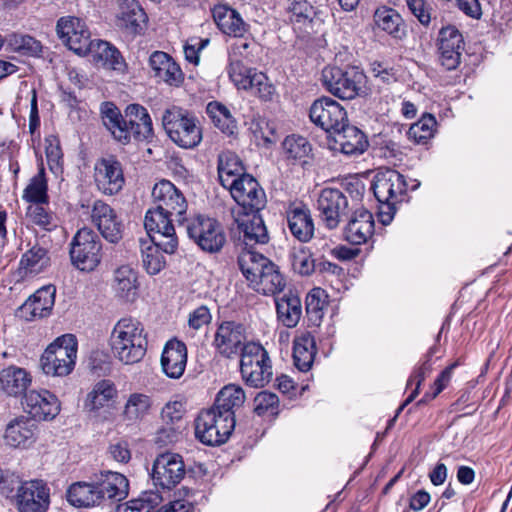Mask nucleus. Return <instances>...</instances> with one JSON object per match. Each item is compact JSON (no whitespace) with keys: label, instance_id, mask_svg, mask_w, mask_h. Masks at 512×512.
Instances as JSON below:
<instances>
[{"label":"nucleus","instance_id":"nucleus-1","mask_svg":"<svg viewBox=\"0 0 512 512\" xmlns=\"http://www.w3.org/2000/svg\"><path fill=\"white\" fill-rule=\"evenodd\" d=\"M114 357L125 365L138 363L146 354L147 335L143 324L132 317L119 319L110 335Z\"/></svg>","mask_w":512,"mask_h":512},{"label":"nucleus","instance_id":"nucleus-2","mask_svg":"<svg viewBox=\"0 0 512 512\" xmlns=\"http://www.w3.org/2000/svg\"><path fill=\"white\" fill-rule=\"evenodd\" d=\"M162 125L171 141L181 148L193 149L202 141V128L198 118L180 107L166 109L162 116Z\"/></svg>","mask_w":512,"mask_h":512},{"label":"nucleus","instance_id":"nucleus-3","mask_svg":"<svg viewBox=\"0 0 512 512\" xmlns=\"http://www.w3.org/2000/svg\"><path fill=\"white\" fill-rule=\"evenodd\" d=\"M77 339L72 334L56 338L40 358L44 374L53 377H65L72 373L77 358Z\"/></svg>","mask_w":512,"mask_h":512},{"label":"nucleus","instance_id":"nucleus-4","mask_svg":"<svg viewBox=\"0 0 512 512\" xmlns=\"http://www.w3.org/2000/svg\"><path fill=\"white\" fill-rule=\"evenodd\" d=\"M240 372L244 382L254 388L268 384L273 376L271 360L262 345L254 342L243 347Z\"/></svg>","mask_w":512,"mask_h":512},{"label":"nucleus","instance_id":"nucleus-5","mask_svg":"<svg viewBox=\"0 0 512 512\" xmlns=\"http://www.w3.org/2000/svg\"><path fill=\"white\" fill-rule=\"evenodd\" d=\"M235 427V419L223 416L217 409L202 410L195 420V436L205 445L225 443Z\"/></svg>","mask_w":512,"mask_h":512},{"label":"nucleus","instance_id":"nucleus-6","mask_svg":"<svg viewBox=\"0 0 512 512\" xmlns=\"http://www.w3.org/2000/svg\"><path fill=\"white\" fill-rule=\"evenodd\" d=\"M186 231L190 239L204 252L218 253L226 243L221 224L203 215L187 220Z\"/></svg>","mask_w":512,"mask_h":512},{"label":"nucleus","instance_id":"nucleus-7","mask_svg":"<svg viewBox=\"0 0 512 512\" xmlns=\"http://www.w3.org/2000/svg\"><path fill=\"white\" fill-rule=\"evenodd\" d=\"M365 75L357 67L342 70L328 67L322 71V80L326 89L334 96L351 100L359 95L365 83Z\"/></svg>","mask_w":512,"mask_h":512},{"label":"nucleus","instance_id":"nucleus-8","mask_svg":"<svg viewBox=\"0 0 512 512\" xmlns=\"http://www.w3.org/2000/svg\"><path fill=\"white\" fill-rule=\"evenodd\" d=\"M175 215L156 207L146 212L144 226L151 241L164 247V252L173 254L178 247V237L173 225Z\"/></svg>","mask_w":512,"mask_h":512},{"label":"nucleus","instance_id":"nucleus-9","mask_svg":"<svg viewBox=\"0 0 512 512\" xmlns=\"http://www.w3.org/2000/svg\"><path fill=\"white\" fill-rule=\"evenodd\" d=\"M101 243L90 228L80 229L73 238L70 249L72 263L82 271L94 270L101 261Z\"/></svg>","mask_w":512,"mask_h":512},{"label":"nucleus","instance_id":"nucleus-10","mask_svg":"<svg viewBox=\"0 0 512 512\" xmlns=\"http://www.w3.org/2000/svg\"><path fill=\"white\" fill-rule=\"evenodd\" d=\"M372 188L377 200L392 210L394 205L403 200L408 184L402 174L387 168L377 172Z\"/></svg>","mask_w":512,"mask_h":512},{"label":"nucleus","instance_id":"nucleus-11","mask_svg":"<svg viewBox=\"0 0 512 512\" xmlns=\"http://www.w3.org/2000/svg\"><path fill=\"white\" fill-rule=\"evenodd\" d=\"M186 468L181 455L166 452L158 455L152 466V480L155 486L170 490L184 478Z\"/></svg>","mask_w":512,"mask_h":512},{"label":"nucleus","instance_id":"nucleus-12","mask_svg":"<svg viewBox=\"0 0 512 512\" xmlns=\"http://www.w3.org/2000/svg\"><path fill=\"white\" fill-rule=\"evenodd\" d=\"M227 189L244 212H259L266 205L264 190L250 174L236 178Z\"/></svg>","mask_w":512,"mask_h":512},{"label":"nucleus","instance_id":"nucleus-13","mask_svg":"<svg viewBox=\"0 0 512 512\" xmlns=\"http://www.w3.org/2000/svg\"><path fill=\"white\" fill-rule=\"evenodd\" d=\"M309 117L314 124L333 134L348 122L344 107L329 97L315 100L310 107Z\"/></svg>","mask_w":512,"mask_h":512},{"label":"nucleus","instance_id":"nucleus-14","mask_svg":"<svg viewBox=\"0 0 512 512\" xmlns=\"http://www.w3.org/2000/svg\"><path fill=\"white\" fill-rule=\"evenodd\" d=\"M348 207V199L339 189L325 188L317 200L320 220L330 230L339 226L348 213Z\"/></svg>","mask_w":512,"mask_h":512},{"label":"nucleus","instance_id":"nucleus-15","mask_svg":"<svg viewBox=\"0 0 512 512\" xmlns=\"http://www.w3.org/2000/svg\"><path fill=\"white\" fill-rule=\"evenodd\" d=\"M56 30L63 43L76 54L85 55L90 52L92 40L82 19L73 16L62 17L57 22Z\"/></svg>","mask_w":512,"mask_h":512},{"label":"nucleus","instance_id":"nucleus-16","mask_svg":"<svg viewBox=\"0 0 512 512\" xmlns=\"http://www.w3.org/2000/svg\"><path fill=\"white\" fill-rule=\"evenodd\" d=\"M152 199L156 208L175 215V220L180 224L184 221L187 201L172 182L162 180L156 183L152 189Z\"/></svg>","mask_w":512,"mask_h":512},{"label":"nucleus","instance_id":"nucleus-17","mask_svg":"<svg viewBox=\"0 0 512 512\" xmlns=\"http://www.w3.org/2000/svg\"><path fill=\"white\" fill-rule=\"evenodd\" d=\"M245 340V328L241 323L223 321L216 329L213 345L219 354L232 358L240 351L243 353Z\"/></svg>","mask_w":512,"mask_h":512},{"label":"nucleus","instance_id":"nucleus-18","mask_svg":"<svg viewBox=\"0 0 512 512\" xmlns=\"http://www.w3.org/2000/svg\"><path fill=\"white\" fill-rule=\"evenodd\" d=\"M94 182L97 189L105 195L119 193L125 183L120 162L113 157L98 160L94 166Z\"/></svg>","mask_w":512,"mask_h":512},{"label":"nucleus","instance_id":"nucleus-19","mask_svg":"<svg viewBox=\"0 0 512 512\" xmlns=\"http://www.w3.org/2000/svg\"><path fill=\"white\" fill-rule=\"evenodd\" d=\"M19 512H46L50 505V490L42 480L21 484L17 491Z\"/></svg>","mask_w":512,"mask_h":512},{"label":"nucleus","instance_id":"nucleus-20","mask_svg":"<svg viewBox=\"0 0 512 512\" xmlns=\"http://www.w3.org/2000/svg\"><path fill=\"white\" fill-rule=\"evenodd\" d=\"M235 223L239 231V239L246 248L256 244H266L269 241L267 228L259 212H239L235 216Z\"/></svg>","mask_w":512,"mask_h":512},{"label":"nucleus","instance_id":"nucleus-21","mask_svg":"<svg viewBox=\"0 0 512 512\" xmlns=\"http://www.w3.org/2000/svg\"><path fill=\"white\" fill-rule=\"evenodd\" d=\"M24 399L25 409L34 420H51L60 412L58 398L48 390H31Z\"/></svg>","mask_w":512,"mask_h":512},{"label":"nucleus","instance_id":"nucleus-22","mask_svg":"<svg viewBox=\"0 0 512 512\" xmlns=\"http://www.w3.org/2000/svg\"><path fill=\"white\" fill-rule=\"evenodd\" d=\"M91 219L101 235L111 243H117L122 238V223L115 211L102 200L93 203Z\"/></svg>","mask_w":512,"mask_h":512},{"label":"nucleus","instance_id":"nucleus-23","mask_svg":"<svg viewBox=\"0 0 512 512\" xmlns=\"http://www.w3.org/2000/svg\"><path fill=\"white\" fill-rule=\"evenodd\" d=\"M38 425L32 418L20 416L11 420L5 430V441L15 448L30 447L37 439Z\"/></svg>","mask_w":512,"mask_h":512},{"label":"nucleus","instance_id":"nucleus-24","mask_svg":"<svg viewBox=\"0 0 512 512\" xmlns=\"http://www.w3.org/2000/svg\"><path fill=\"white\" fill-rule=\"evenodd\" d=\"M56 289L53 285L43 286L31 295L19 308L26 320L48 316L55 303Z\"/></svg>","mask_w":512,"mask_h":512},{"label":"nucleus","instance_id":"nucleus-25","mask_svg":"<svg viewBox=\"0 0 512 512\" xmlns=\"http://www.w3.org/2000/svg\"><path fill=\"white\" fill-rule=\"evenodd\" d=\"M147 16L136 0H120L115 24L124 33L139 34L146 23Z\"/></svg>","mask_w":512,"mask_h":512},{"label":"nucleus","instance_id":"nucleus-26","mask_svg":"<svg viewBox=\"0 0 512 512\" xmlns=\"http://www.w3.org/2000/svg\"><path fill=\"white\" fill-rule=\"evenodd\" d=\"M187 364V347L176 339L169 340L161 355V367L166 376L179 379Z\"/></svg>","mask_w":512,"mask_h":512},{"label":"nucleus","instance_id":"nucleus-27","mask_svg":"<svg viewBox=\"0 0 512 512\" xmlns=\"http://www.w3.org/2000/svg\"><path fill=\"white\" fill-rule=\"evenodd\" d=\"M149 66L155 78L170 86H179L184 80L180 66L166 52L154 51L149 57Z\"/></svg>","mask_w":512,"mask_h":512},{"label":"nucleus","instance_id":"nucleus-28","mask_svg":"<svg viewBox=\"0 0 512 512\" xmlns=\"http://www.w3.org/2000/svg\"><path fill=\"white\" fill-rule=\"evenodd\" d=\"M374 233V218L366 209L356 210L345 227V239L354 245L365 243Z\"/></svg>","mask_w":512,"mask_h":512},{"label":"nucleus","instance_id":"nucleus-29","mask_svg":"<svg viewBox=\"0 0 512 512\" xmlns=\"http://www.w3.org/2000/svg\"><path fill=\"white\" fill-rule=\"evenodd\" d=\"M95 482L101 504L106 500L121 501L128 495L129 482L123 474L106 471Z\"/></svg>","mask_w":512,"mask_h":512},{"label":"nucleus","instance_id":"nucleus-30","mask_svg":"<svg viewBox=\"0 0 512 512\" xmlns=\"http://www.w3.org/2000/svg\"><path fill=\"white\" fill-rule=\"evenodd\" d=\"M291 234L301 242H308L314 235V222L310 210L304 205L290 207L286 212Z\"/></svg>","mask_w":512,"mask_h":512},{"label":"nucleus","instance_id":"nucleus-31","mask_svg":"<svg viewBox=\"0 0 512 512\" xmlns=\"http://www.w3.org/2000/svg\"><path fill=\"white\" fill-rule=\"evenodd\" d=\"M118 396L115 384L110 380L98 381L84 400V409L97 414L101 409L109 407Z\"/></svg>","mask_w":512,"mask_h":512},{"label":"nucleus","instance_id":"nucleus-32","mask_svg":"<svg viewBox=\"0 0 512 512\" xmlns=\"http://www.w3.org/2000/svg\"><path fill=\"white\" fill-rule=\"evenodd\" d=\"M31 381V375L21 367L11 365L0 371V390L8 396L22 395Z\"/></svg>","mask_w":512,"mask_h":512},{"label":"nucleus","instance_id":"nucleus-33","mask_svg":"<svg viewBox=\"0 0 512 512\" xmlns=\"http://www.w3.org/2000/svg\"><path fill=\"white\" fill-rule=\"evenodd\" d=\"M50 264L48 250L36 243L23 253L19 262V272L23 277L35 276L45 271Z\"/></svg>","mask_w":512,"mask_h":512},{"label":"nucleus","instance_id":"nucleus-34","mask_svg":"<svg viewBox=\"0 0 512 512\" xmlns=\"http://www.w3.org/2000/svg\"><path fill=\"white\" fill-rule=\"evenodd\" d=\"M133 132V138L147 140L153 135V125L147 109L139 104H129L124 113Z\"/></svg>","mask_w":512,"mask_h":512},{"label":"nucleus","instance_id":"nucleus-35","mask_svg":"<svg viewBox=\"0 0 512 512\" xmlns=\"http://www.w3.org/2000/svg\"><path fill=\"white\" fill-rule=\"evenodd\" d=\"M334 141L346 155L361 154L368 145L363 132L355 126H350L348 122L334 134Z\"/></svg>","mask_w":512,"mask_h":512},{"label":"nucleus","instance_id":"nucleus-36","mask_svg":"<svg viewBox=\"0 0 512 512\" xmlns=\"http://www.w3.org/2000/svg\"><path fill=\"white\" fill-rule=\"evenodd\" d=\"M246 400L243 388L236 384L224 386L217 394L212 408L217 409L223 416L235 419V410L240 408Z\"/></svg>","mask_w":512,"mask_h":512},{"label":"nucleus","instance_id":"nucleus-37","mask_svg":"<svg viewBox=\"0 0 512 512\" xmlns=\"http://www.w3.org/2000/svg\"><path fill=\"white\" fill-rule=\"evenodd\" d=\"M67 501L74 507L88 508L101 505L99 492L96 482H76L73 483L66 493Z\"/></svg>","mask_w":512,"mask_h":512},{"label":"nucleus","instance_id":"nucleus-38","mask_svg":"<svg viewBox=\"0 0 512 512\" xmlns=\"http://www.w3.org/2000/svg\"><path fill=\"white\" fill-rule=\"evenodd\" d=\"M112 287L117 297L125 301H133L138 290L136 271L128 265L120 266L114 272Z\"/></svg>","mask_w":512,"mask_h":512},{"label":"nucleus","instance_id":"nucleus-39","mask_svg":"<svg viewBox=\"0 0 512 512\" xmlns=\"http://www.w3.org/2000/svg\"><path fill=\"white\" fill-rule=\"evenodd\" d=\"M276 311L278 320L286 327H295L302 316V304L299 296L289 292L277 298Z\"/></svg>","mask_w":512,"mask_h":512},{"label":"nucleus","instance_id":"nucleus-40","mask_svg":"<svg viewBox=\"0 0 512 512\" xmlns=\"http://www.w3.org/2000/svg\"><path fill=\"white\" fill-rule=\"evenodd\" d=\"M267 264L250 287L263 295H274L283 290L285 279L271 260Z\"/></svg>","mask_w":512,"mask_h":512},{"label":"nucleus","instance_id":"nucleus-41","mask_svg":"<svg viewBox=\"0 0 512 512\" xmlns=\"http://www.w3.org/2000/svg\"><path fill=\"white\" fill-rule=\"evenodd\" d=\"M375 25L395 39L406 35V27L400 14L392 8L381 7L374 13Z\"/></svg>","mask_w":512,"mask_h":512},{"label":"nucleus","instance_id":"nucleus-42","mask_svg":"<svg viewBox=\"0 0 512 512\" xmlns=\"http://www.w3.org/2000/svg\"><path fill=\"white\" fill-rule=\"evenodd\" d=\"M269 259L262 254L252 251L248 248L243 249L238 255V267L249 286L256 281V278L268 264Z\"/></svg>","mask_w":512,"mask_h":512},{"label":"nucleus","instance_id":"nucleus-43","mask_svg":"<svg viewBox=\"0 0 512 512\" xmlns=\"http://www.w3.org/2000/svg\"><path fill=\"white\" fill-rule=\"evenodd\" d=\"M213 16L223 33L234 37H241L244 34L245 23L236 10L225 6L218 7L214 10Z\"/></svg>","mask_w":512,"mask_h":512},{"label":"nucleus","instance_id":"nucleus-44","mask_svg":"<svg viewBox=\"0 0 512 512\" xmlns=\"http://www.w3.org/2000/svg\"><path fill=\"white\" fill-rule=\"evenodd\" d=\"M103 122L117 141L123 144L130 142L133 132L125 115H121L116 107L104 111Z\"/></svg>","mask_w":512,"mask_h":512},{"label":"nucleus","instance_id":"nucleus-45","mask_svg":"<svg viewBox=\"0 0 512 512\" xmlns=\"http://www.w3.org/2000/svg\"><path fill=\"white\" fill-rule=\"evenodd\" d=\"M244 167L237 155L223 152L218 157V176L223 187L228 188L232 181L243 176Z\"/></svg>","mask_w":512,"mask_h":512},{"label":"nucleus","instance_id":"nucleus-46","mask_svg":"<svg viewBox=\"0 0 512 512\" xmlns=\"http://www.w3.org/2000/svg\"><path fill=\"white\" fill-rule=\"evenodd\" d=\"M151 398L142 393L129 395L123 410V418L128 423L134 424L144 419L151 409Z\"/></svg>","mask_w":512,"mask_h":512},{"label":"nucleus","instance_id":"nucleus-47","mask_svg":"<svg viewBox=\"0 0 512 512\" xmlns=\"http://www.w3.org/2000/svg\"><path fill=\"white\" fill-rule=\"evenodd\" d=\"M316 355L315 340L310 335L302 336L295 340L293 358L295 366L303 372L308 371Z\"/></svg>","mask_w":512,"mask_h":512},{"label":"nucleus","instance_id":"nucleus-48","mask_svg":"<svg viewBox=\"0 0 512 512\" xmlns=\"http://www.w3.org/2000/svg\"><path fill=\"white\" fill-rule=\"evenodd\" d=\"M48 186L44 167L41 165L38 173L33 176L23 190L22 199L30 204L48 203Z\"/></svg>","mask_w":512,"mask_h":512},{"label":"nucleus","instance_id":"nucleus-49","mask_svg":"<svg viewBox=\"0 0 512 512\" xmlns=\"http://www.w3.org/2000/svg\"><path fill=\"white\" fill-rule=\"evenodd\" d=\"M162 252H164V247L152 241L141 244L142 263L148 274L156 275L165 267L166 261Z\"/></svg>","mask_w":512,"mask_h":512},{"label":"nucleus","instance_id":"nucleus-50","mask_svg":"<svg viewBox=\"0 0 512 512\" xmlns=\"http://www.w3.org/2000/svg\"><path fill=\"white\" fill-rule=\"evenodd\" d=\"M90 51L94 56L114 70H121L124 66L120 52L110 43L103 40L92 41Z\"/></svg>","mask_w":512,"mask_h":512},{"label":"nucleus","instance_id":"nucleus-51","mask_svg":"<svg viewBox=\"0 0 512 512\" xmlns=\"http://www.w3.org/2000/svg\"><path fill=\"white\" fill-rule=\"evenodd\" d=\"M206 110L215 126L223 133L232 135L235 132L237 128L236 122L225 105L216 101L210 102Z\"/></svg>","mask_w":512,"mask_h":512},{"label":"nucleus","instance_id":"nucleus-52","mask_svg":"<svg viewBox=\"0 0 512 512\" xmlns=\"http://www.w3.org/2000/svg\"><path fill=\"white\" fill-rule=\"evenodd\" d=\"M5 40L13 51L23 55L38 56L42 51L41 43L29 35L11 33Z\"/></svg>","mask_w":512,"mask_h":512},{"label":"nucleus","instance_id":"nucleus-53","mask_svg":"<svg viewBox=\"0 0 512 512\" xmlns=\"http://www.w3.org/2000/svg\"><path fill=\"white\" fill-rule=\"evenodd\" d=\"M184 413V403L178 400L167 402L161 410V419L173 436H176V433L181 428Z\"/></svg>","mask_w":512,"mask_h":512},{"label":"nucleus","instance_id":"nucleus-54","mask_svg":"<svg viewBox=\"0 0 512 512\" xmlns=\"http://www.w3.org/2000/svg\"><path fill=\"white\" fill-rule=\"evenodd\" d=\"M47 204H30L26 210V217L31 223L39 226L41 229L51 231L57 227V220L53 213L44 207Z\"/></svg>","mask_w":512,"mask_h":512},{"label":"nucleus","instance_id":"nucleus-55","mask_svg":"<svg viewBox=\"0 0 512 512\" xmlns=\"http://www.w3.org/2000/svg\"><path fill=\"white\" fill-rule=\"evenodd\" d=\"M283 150L288 158L305 161L312 151L309 141L299 135L287 136L283 142Z\"/></svg>","mask_w":512,"mask_h":512},{"label":"nucleus","instance_id":"nucleus-56","mask_svg":"<svg viewBox=\"0 0 512 512\" xmlns=\"http://www.w3.org/2000/svg\"><path fill=\"white\" fill-rule=\"evenodd\" d=\"M325 291L321 288L312 289L306 297V312L309 320L319 325L323 317V309L326 306Z\"/></svg>","mask_w":512,"mask_h":512},{"label":"nucleus","instance_id":"nucleus-57","mask_svg":"<svg viewBox=\"0 0 512 512\" xmlns=\"http://www.w3.org/2000/svg\"><path fill=\"white\" fill-rule=\"evenodd\" d=\"M257 45L253 41H247L244 39L236 40L230 47L229 60L230 63L237 64H252L255 60L254 50Z\"/></svg>","mask_w":512,"mask_h":512},{"label":"nucleus","instance_id":"nucleus-58","mask_svg":"<svg viewBox=\"0 0 512 512\" xmlns=\"http://www.w3.org/2000/svg\"><path fill=\"white\" fill-rule=\"evenodd\" d=\"M229 77L238 89L249 90L253 87L252 77L259 72L248 67V64L230 63Z\"/></svg>","mask_w":512,"mask_h":512},{"label":"nucleus","instance_id":"nucleus-59","mask_svg":"<svg viewBox=\"0 0 512 512\" xmlns=\"http://www.w3.org/2000/svg\"><path fill=\"white\" fill-rule=\"evenodd\" d=\"M435 125V118L432 115H425L410 126L408 136L418 144L424 143L433 136Z\"/></svg>","mask_w":512,"mask_h":512},{"label":"nucleus","instance_id":"nucleus-60","mask_svg":"<svg viewBox=\"0 0 512 512\" xmlns=\"http://www.w3.org/2000/svg\"><path fill=\"white\" fill-rule=\"evenodd\" d=\"M291 264L293 270L302 276L311 275L316 268L315 260L311 252L305 248H300L292 252Z\"/></svg>","mask_w":512,"mask_h":512},{"label":"nucleus","instance_id":"nucleus-61","mask_svg":"<svg viewBox=\"0 0 512 512\" xmlns=\"http://www.w3.org/2000/svg\"><path fill=\"white\" fill-rule=\"evenodd\" d=\"M279 398L268 391L259 392L254 399V411L257 415H275L278 412Z\"/></svg>","mask_w":512,"mask_h":512},{"label":"nucleus","instance_id":"nucleus-62","mask_svg":"<svg viewBox=\"0 0 512 512\" xmlns=\"http://www.w3.org/2000/svg\"><path fill=\"white\" fill-rule=\"evenodd\" d=\"M431 370H432V365L430 363V359H427L413 371L412 375L410 376V378L408 380L407 385L415 383L416 387H415L414 391L409 395V397L404 401V403L398 408L397 415L403 410V408L406 405H408L410 402H412L414 400V398L418 395L419 388H420L422 382L424 381L426 375L429 374Z\"/></svg>","mask_w":512,"mask_h":512},{"label":"nucleus","instance_id":"nucleus-63","mask_svg":"<svg viewBox=\"0 0 512 512\" xmlns=\"http://www.w3.org/2000/svg\"><path fill=\"white\" fill-rule=\"evenodd\" d=\"M439 49L463 50V37L453 26L444 27L439 33Z\"/></svg>","mask_w":512,"mask_h":512},{"label":"nucleus","instance_id":"nucleus-64","mask_svg":"<svg viewBox=\"0 0 512 512\" xmlns=\"http://www.w3.org/2000/svg\"><path fill=\"white\" fill-rule=\"evenodd\" d=\"M291 20L296 22L311 21L315 15L314 7L307 0H293L289 6Z\"/></svg>","mask_w":512,"mask_h":512}]
</instances>
